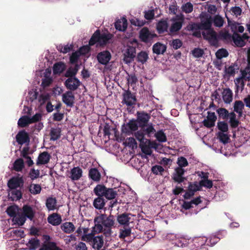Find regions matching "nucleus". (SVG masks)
<instances>
[{
	"mask_svg": "<svg viewBox=\"0 0 250 250\" xmlns=\"http://www.w3.org/2000/svg\"><path fill=\"white\" fill-rule=\"evenodd\" d=\"M150 118V115L144 111L137 112V119L135 120L139 125L140 129L134 134V136L140 143H144L145 136L146 135L150 137L156 130L152 124H148Z\"/></svg>",
	"mask_w": 250,
	"mask_h": 250,
	"instance_id": "nucleus-1",
	"label": "nucleus"
},
{
	"mask_svg": "<svg viewBox=\"0 0 250 250\" xmlns=\"http://www.w3.org/2000/svg\"><path fill=\"white\" fill-rule=\"evenodd\" d=\"M94 231L97 233L103 232L106 236H110L112 231L111 229L115 225L113 215L107 216L105 214H100L94 218Z\"/></svg>",
	"mask_w": 250,
	"mask_h": 250,
	"instance_id": "nucleus-2",
	"label": "nucleus"
},
{
	"mask_svg": "<svg viewBox=\"0 0 250 250\" xmlns=\"http://www.w3.org/2000/svg\"><path fill=\"white\" fill-rule=\"evenodd\" d=\"M134 216L131 213L124 212L118 215L117 221L119 225L123 227L133 226Z\"/></svg>",
	"mask_w": 250,
	"mask_h": 250,
	"instance_id": "nucleus-3",
	"label": "nucleus"
},
{
	"mask_svg": "<svg viewBox=\"0 0 250 250\" xmlns=\"http://www.w3.org/2000/svg\"><path fill=\"white\" fill-rule=\"evenodd\" d=\"M139 125L134 119L130 120L126 124H124L122 126V132L126 135H131L134 134L135 132L138 131Z\"/></svg>",
	"mask_w": 250,
	"mask_h": 250,
	"instance_id": "nucleus-4",
	"label": "nucleus"
},
{
	"mask_svg": "<svg viewBox=\"0 0 250 250\" xmlns=\"http://www.w3.org/2000/svg\"><path fill=\"white\" fill-rule=\"evenodd\" d=\"M82 240L90 242L94 249L100 250L104 245V239L102 236L92 237L91 235H85L82 237Z\"/></svg>",
	"mask_w": 250,
	"mask_h": 250,
	"instance_id": "nucleus-5",
	"label": "nucleus"
},
{
	"mask_svg": "<svg viewBox=\"0 0 250 250\" xmlns=\"http://www.w3.org/2000/svg\"><path fill=\"white\" fill-rule=\"evenodd\" d=\"M202 35L204 39L208 40L211 45L215 46L218 43L217 34L213 28L207 30V32H202Z\"/></svg>",
	"mask_w": 250,
	"mask_h": 250,
	"instance_id": "nucleus-6",
	"label": "nucleus"
},
{
	"mask_svg": "<svg viewBox=\"0 0 250 250\" xmlns=\"http://www.w3.org/2000/svg\"><path fill=\"white\" fill-rule=\"evenodd\" d=\"M24 180L22 177H13L7 183V186L10 189H17L18 188H21L23 187Z\"/></svg>",
	"mask_w": 250,
	"mask_h": 250,
	"instance_id": "nucleus-7",
	"label": "nucleus"
},
{
	"mask_svg": "<svg viewBox=\"0 0 250 250\" xmlns=\"http://www.w3.org/2000/svg\"><path fill=\"white\" fill-rule=\"evenodd\" d=\"M156 35L150 32L147 27L143 28L139 33V38L144 42L147 43L150 42Z\"/></svg>",
	"mask_w": 250,
	"mask_h": 250,
	"instance_id": "nucleus-8",
	"label": "nucleus"
},
{
	"mask_svg": "<svg viewBox=\"0 0 250 250\" xmlns=\"http://www.w3.org/2000/svg\"><path fill=\"white\" fill-rule=\"evenodd\" d=\"M123 103L128 107L132 106L136 104L137 99L136 96L129 90L125 91L123 95Z\"/></svg>",
	"mask_w": 250,
	"mask_h": 250,
	"instance_id": "nucleus-9",
	"label": "nucleus"
},
{
	"mask_svg": "<svg viewBox=\"0 0 250 250\" xmlns=\"http://www.w3.org/2000/svg\"><path fill=\"white\" fill-rule=\"evenodd\" d=\"M200 17L201 18L200 23L202 30H208L212 28V17L210 15L205 14L201 15Z\"/></svg>",
	"mask_w": 250,
	"mask_h": 250,
	"instance_id": "nucleus-10",
	"label": "nucleus"
},
{
	"mask_svg": "<svg viewBox=\"0 0 250 250\" xmlns=\"http://www.w3.org/2000/svg\"><path fill=\"white\" fill-rule=\"evenodd\" d=\"M200 186H199L196 182H188V190L186 191L185 194L183 195L184 199H189L194 195L195 192L200 190Z\"/></svg>",
	"mask_w": 250,
	"mask_h": 250,
	"instance_id": "nucleus-11",
	"label": "nucleus"
},
{
	"mask_svg": "<svg viewBox=\"0 0 250 250\" xmlns=\"http://www.w3.org/2000/svg\"><path fill=\"white\" fill-rule=\"evenodd\" d=\"M81 83L76 77L69 78L65 82L64 84L69 91H75L80 85Z\"/></svg>",
	"mask_w": 250,
	"mask_h": 250,
	"instance_id": "nucleus-12",
	"label": "nucleus"
},
{
	"mask_svg": "<svg viewBox=\"0 0 250 250\" xmlns=\"http://www.w3.org/2000/svg\"><path fill=\"white\" fill-rule=\"evenodd\" d=\"M111 58V55L108 50L101 51L98 53L97 59L98 62L103 65H106Z\"/></svg>",
	"mask_w": 250,
	"mask_h": 250,
	"instance_id": "nucleus-13",
	"label": "nucleus"
},
{
	"mask_svg": "<svg viewBox=\"0 0 250 250\" xmlns=\"http://www.w3.org/2000/svg\"><path fill=\"white\" fill-rule=\"evenodd\" d=\"M217 120V116L214 112H208L206 119L203 121V124L207 128H211L215 125V123Z\"/></svg>",
	"mask_w": 250,
	"mask_h": 250,
	"instance_id": "nucleus-14",
	"label": "nucleus"
},
{
	"mask_svg": "<svg viewBox=\"0 0 250 250\" xmlns=\"http://www.w3.org/2000/svg\"><path fill=\"white\" fill-rule=\"evenodd\" d=\"M62 102L68 107H72L74 106L75 96L71 91H66L62 95Z\"/></svg>",
	"mask_w": 250,
	"mask_h": 250,
	"instance_id": "nucleus-15",
	"label": "nucleus"
},
{
	"mask_svg": "<svg viewBox=\"0 0 250 250\" xmlns=\"http://www.w3.org/2000/svg\"><path fill=\"white\" fill-rule=\"evenodd\" d=\"M36 211L33 207L28 205H24L22 208L21 214L27 219L32 221L35 217Z\"/></svg>",
	"mask_w": 250,
	"mask_h": 250,
	"instance_id": "nucleus-16",
	"label": "nucleus"
},
{
	"mask_svg": "<svg viewBox=\"0 0 250 250\" xmlns=\"http://www.w3.org/2000/svg\"><path fill=\"white\" fill-rule=\"evenodd\" d=\"M17 143L21 145L25 143H29L30 138L29 134L24 130L20 131L16 136Z\"/></svg>",
	"mask_w": 250,
	"mask_h": 250,
	"instance_id": "nucleus-17",
	"label": "nucleus"
},
{
	"mask_svg": "<svg viewBox=\"0 0 250 250\" xmlns=\"http://www.w3.org/2000/svg\"><path fill=\"white\" fill-rule=\"evenodd\" d=\"M136 49L132 46H129L127 48L126 51L124 54V61L126 63L131 62L135 57Z\"/></svg>",
	"mask_w": 250,
	"mask_h": 250,
	"instance_id": "nucleus-18",
	"label": "nucleus"
},
{
	"mask_svg": "<svg viewBox=\"0 0 250 250\" xmlns=\"http://www.w3.org/2000/svg\"><path fill=\"white\" fill-rule=\"evenodd\" d=\"M51 158L50 155L47 151L41 152L38 157L36 165L37 166L45 165L49 163Z\"/></svg>",
	"mask_w": 250,
	"mask_h": 250,
	"instance_id": "nucleus-19",
	"label": "nucleus"
},
{
	"mask_svg": "<svg viewBox=\"0 0 250 250\" xmlns=\"http://www.w3.org/2000/svg\"><path fill=\"white\" fill-rule=\"evenodd\" d=\"M47 221L49 224L53 226H58L61 223L62 220L60 214L53 213L48 216Z\"/></svg>",
	"mask_w": 250,
	"mask_h": 250,
	"instance_id": "nucleus-20",
	"label": "nucleus"
},
{
	"mask_svg": "<svg viewBox=\"0 0 250 250\" xmlns=\"http://www.w3.org/2000/svg\"><path fill=\"white\" fill-rule=\"evenodd\" d=\"M115 28L120 31H125L127 27V21L125 18L118 20L115 23Z\"/></svg>",
	"mask_w": 250,
	"mask_h": 250,
	"instance_id": "nucleus-21",
	"label": "nucleus"
},
{
	"mask_svg": "<svg viewBox=\"0 0 250 250\" xmlns=\"http://www.w3.org/2000/svg\"><path fill=\"white\" fill-rule=\"evenodd\" d=\"M207 238L205 237H195L192 240L193 249H197L207 246Z\"/></svg>",
	"mask_w": 250,
	"mask_h": 250,
	"instance_id": "nucleus-22",
	"label": "nucleus"
},
{
	"mask_svg": "<svg viewBox=\"0 0 250 250\" xmlns=\"http://www.w3.org/2000/svg\"><path fill=\"white\" fill-rule=\"evenodd\" d=\"M9 199L12 201H17L22 197V193L21 189H10L8 193Z\"/></svg>",
	"mask_w": 250,
	"mask_h": 250,
	"instance_id": "nucleus-23",
	"label": "nucleus"
},
{
	"mask_svg": "<svg viewBox=\"0 0 250 250\" xmlns=\"http://www.w3.org/2000/svg\"><path fill=\"white\" fill-rule=\"evenodd\" d=\"M82 169L79 167H74L71 169L70 178L73 181L79 180L82 176Z\"/></svg>",
	"mask_w": 250,
	"mask_h": 250,
	"instance_id": "nucleus-24",
	"label": "nucleus"
},
{
	"mask_svg": "<svg viewBox=\"0 0 250 250\" xmlns=\"http://www.w3.org/2000/svg\"><path fill=\"white\" fill-rule=\"evenodd\" d=\"M233 93L232 90L229 88H225L222 92V98L226 104H230L232 101Z\"/></svg>",
	"mask_w": 250,
	"mask_h": 250,
	"instance_id": "nucleus-25",
	"label": "nucleus"
},
{
	"mask_svg": "<svg viewBox=\"0 0 250 250\" xmlns=\"http://www.w3.org/2000/svg\"><path fill=\"white\" fill-rule=\"evenodd\" d=\"M39 250H63L58 247L56 243L48 241L42 244Z\"/></svg>",
	"mask_w": 250,
	"mask_h": 250,
	"instance_id": "nucleus-26",
	"label": "nucleus"
},
{
	"mask_svg": "<svg viewBox=\"0 0 250 250\" xmlns=\"http://www.w3.org/2000/svg\"><path fill=\"white\" fill-rule=\"evenodd\" d=\"M167 46L160 42H157L155 43L152 47V50L153 53L157 55L164 54L166 51Z\"/></svg>",
	"mask_w": 250,
	"mask_h": 250,
	"instance_id": "nucleus-27",
	"label": "nucleus"
},
{
	"mask_svg": "<svg viewBox=\"0 0 250 250\" xmlns=\"http://www.w3.org/2000/svg\"><path fill=\"white\" fill-rule=\"evenodd\" d=\"M239 67L236 63H232L229 67L225 66L224 72L229 76H234Z\"/></svg>",
	"mask_w": 250,
	"mask_h": 250,
	"instance_id": "nucleus-28",
	"label": "nucleus"
},
{
	"mask_svg": "<svg viewBox=\"0 0 250 250\" xmlns=\"http://www.w3.org/2000/svg\"><path fill=\"white\" fill-rule=\"evenodd\" d=\"M245 104L242 101H235L233 104L234 111L238 114L239 117H241L243 115V111L244 108Z\"/></svg>",
	"mask_w": 250,
	"mask_h": 250,
	"instance_id": "nucleus-29",
	"label": "nucleus"
},
{
	"mask_svg": "<svg viewBox=\"0 0 250 250\" xmlns=\"http://www.w3.org/2000/svg\"><path fill=\"white\" fill-rule=\"evenodd\" d=\"M89 178L95 182H99L101 179V175L96 168H91L88 172Z\"/></svg>",
	"mask_w": 250,
	"mask_h": 250,
	"instance_id": "nucleus-30",
	"label": "nucleus"
},
{
	"mask_svg": "<svg viewBox=\"0 0 250 250\" xmlns=\"http://www.w3.org/2000/svg\"><path fill=\"white\" fill-rule=\"evenodd\" d=\"M221 238H222V235L220 233L217 234V235H211L207 238L206 245L213 246L219 242Z\"/></svg>",
	"mask_w": 250,
	"mask_h": 250,
	"instance_id": "nucleus-31",
	"label": "nucleus"
},
{
	"mask_svg": "<svg viewBox=\"0 0 250 250\" xmlns=\"http://www.w3.org/2000/svg\"><path fill=\"white\" fill-rule=\"evenodd\" d=\"M168 23L166 20H161L157 24L156 29L159 34H163L167 31Z\"/></svg>",
	"mask_w": 250,
	"mask_h": 250,
	"instance_id": "nucleus-32",
	"label": "nucleus"
},
{
	"mask_svg": "<svg viewBox=\"0 0 250 250\" xmlns=\"http://www.w3.org/2000/svg\"><path fill=\"white\" fill-rule=\"evenodd\" d=\"M61 228L66 233H71L75 230V227L72 222H66L63 223Z\"/></svg>",
	"mask_w": 250,
	"mask_h": 250,
	"instance_id": "nucleus-33",
	"label": "nucleus"
},
{
	"mask_svg": "<svg viewBox=\"0 0 250 250\" xmlns=\"http://www.w3.org/2000/svg\"><path fill=\"white\" fill-rule=\"evenodd\" d=\"M66 68V65L63 62H60L55 63L53 67V71L54 74L62 73Z\"/></svg>",
	"mask_w": 250,
	"mask_h": 250,
	"instance_id": "nucleus-34",
	"label": "nucleus"
},
{
	"mask_svg": "<svg viewBox=\"0 0 250 250\" xmlns=\"http://www.w3.org/2000/svg\"><path fill=\"white\" fill-rule=\"evenodd\" d=\"M105 204V200L104 197L98 196L93 201V206L94 208L98 209H102L104 208Z\"/></svg>",
	"mask_w": 250,
	"mask_h": 250,
	"instance_id": "nucleus-35",
	"label": "nucleus"
},
{
	"mask_svg": "<svg viewBox=\"0 0 250 250\" xmlns=\"http://www.w3.org/2000/svg\"><path fill=\"white\" fill-rule=\"evenodd\" d=\"M112 34H101L99 38V45L100 46H104L106 45L109 42V41L112 38Z\"/></svg>",
	"mask_w": 250,
	"mask_h": 250,
	"instance_id": "nucleus-36",
	"label": "nucleus"
},
{
	"mask_svg": "<svg viewBox=\"0 0 250 250\" xmlns=\"http://www.w3.org/2000/svg\"><path fill=\"white\" fill-rule=\"evenodd\" d=\"M133 228V226L123 227V229H120L119 237L121 239H124L130 236L131 229Z\"/></svg>",
	"mask_w": 250,
	"mask_h": 250,
	"instance_id": "nucleus-37",
	"label": "nucleus"
},
{
	"mask_svg": "<svg viewBox=\"0 0 250 250\" xmlns=\"http://www.w3.org/2000/svg\"><path fill=\"white\" fill-rule=\"evenodd\" d=\"M28 190L31 194L37 195L41 193L42 187L39 184L31 183L28 187Z\"/></svg>",
	"mask_w": 250,
	"mask_h": 250,
	"instance_id": "nucleus-38",
	"label": "nucleus"
},
{
	"mask_svg": "<svg viewBox=\"0 0 250 250\" xmlns=\"http://www.w3.org/2000/svg\"><path fill=\"white\" fill-rule=\"evenodd\" d=\"M106 188L104 185L98 184L94 188L93 191L97 196L104 197Z\"/></svg>",
	"mask_w": 250,
	"mask_h": 250,
	"instance_id": "nucleus-39",
	"label": "nucleus"
},
{
	"mask_svg": "<svg viewBox=\"0 0 250 250\" xmlns=\"http://www.w3.org/2000/svg\"><path fill=\"white\" fill-rule=\"evenodd\" d=\"M45 204L49 210H53L56 208L57 200L56 198L49 197L46 199Z\"/></svg>",
	"mask_w": 250,
	"mask_h": 250,
	"instance_id": "nucleus-40",
	"label": "nucleus"
},
{
	"mask_svg": "<svg viewBox=\"0 0 250 250\" xmlns=\"http://www.w3.org/2000/svg\"><path fill=\"white\" fill-rule=\"evenodd\" d=\"M24 167V163L22 158L17 159L13 164V169L18 172L21 171Z\"/></svg>",
	"mask_w": 250,
	"mask_h": 250,
	"instance_id": "nucleus-41",
	"label": "nucleus"
},
{
	"mask_svg": "<svg viewBox=\"0 0 250 250\" xmlns=\"http://www.w3.org/2000/svg\"><path fill=\"white\" fill-rule=\"evenodd\" d=\"M79 70V66L77 64L75 65L74 67H69L66 71L65 76L67 78H74L77 74Z\"/></svg>",
	"mask_w": 250,
	"mask_h": 250,
	"instance_id": "nucleus-42",
	"label": "nucleus"
},
{
	"mask_svg": "<svg viewBox=\"0 0 250 250\" xmlns=\"http://www.w3.org/2000/svg\"><path fill=\"white\" fill-rule=\"evenodd\" d=\"M40 244V240L37 238H34L29 240L27 245L30 250H35L39 247Z\"/></svg>",
	"mask_w": 250,
	"mask_h": 250,
	"instance_id": "nucleus-43",
	"label": "nucleus"
},
{
	"mask_svg": "<svg viewBox=\"0 0 250 250\" xmlns=\"http://www.w3.org/2000/svg\"><path fill=\"white\" fill-rule=\"evenodd\" d=\"M29 124H31L29 117L26 115L21 117L18 122V126L21 127H25Z\"/></svg>",
	"mask_w": 250,
	"mask_h": 250,
	"instance_id": "nucleus-44",
	"label": "nucleus"
},
{
	"mask_svg": "<svg viewBox=\"0 0 250 250\" xmlns=\"http://www.w3.org/2000/svg\"><path fill=\"white\" fill-rule=\"evenodd\" d=\"M117 195V192L112 188H106V191L104 195L108 200L114 199Z\"/></svg>",
	"mask_w": 250,
	"mask_h": 250,
	"instance_id": "nucleus-45",
	"label": "nucleus"
},
{
	"mask_svg": "<svg viewBox=\"0 0 250 250\" xmlns=\"http://www.w3.org/2000/svg\"><path fill=\"white\" fill-rule=\"evenodd\" d=\"M212 23L215 27H221L223 26L224 20L222 17L219 15H216L212 17Z\"/></svg>",
	"mask_w": 250,
	"mask_h": 250,
	"instance_id": "nucleus-46",
	"label": "nucleus"
},
{
	"mask_svg": "<svg viewBox=\"0 0 250 250\" xmlns=\"http://www.w3.org/2000/svg\"><path fill=\"white\" fill-rule=\"evenodd\" d=\"M100 35V31L99 30H96L91 36L89 41V45L90 46L94 45L96 43L99 44V38Z\"/></svg>",
	"mask_w": 250,
	"mask_h": 250,
	"instance_id": "nucleus-47",
	"label": "nucleus"
},
{
	"mask_svg": "<svg viewBox=\"0 0 250 250\" xmlns=\"http://www.w3.org/2000/svg\"><path fill=\"white\" fill-rule=\"evenodd\" d=\"M26 220V218L21 213L18 216H15L12 219V221L14 224H17L18 226H22Z\"/></svg>",
	"mask_w": 250,
	"mask_h": 250,
	"instance_id": "nucleus-48",
	"label": "nucleus"
},
{
	"mask_svg": "<svg viewBox=\"0 0 250 250\" xmlns=\"http://www.w3.org/2000/svg\"><path fill=\"white\" fill-rule=\"evenodd\" d=\"M148 59V55L146 51H142L139 52L137 56V61L142 64L145 63Z\"/></svg>",
	"mask_w": 250,
	"mask_h": 250,
	"instance_id": "nucleus-49",
	"label": "nucleus"
},
{
	"mask_svg": "<svg viewBox=\"0 0 250 250\" xmlns=\"http://www.w3.org/2000/svg\"><path fill=\"white\" fill-rule=\"evenodd\" d=\"M219 117L223 120L228 119L229 118V111L225 108L220 107L216 110Z\"/></svg>",
	"mask_w": 250,
	"mask_h": 250,
	"instance_id": "nucleus-50",
	"label": "nucleus"
},
{
	"mask_svg": "<svg viewBox=\"0 0 250 250\" xmlns=\"http://www.w3.org/2000/svg\"><path fill=\"white\" fill-rule=\"evenodd\" d=\"M50 140L56 141L58 140L61 136V130L60 128H52L50 130Z\"/></svg>",
	"mask_w": 250,
	"mask_h": 250,
	"instance_id": "nucleus-51",
	"label": "nucleus"
},
{
	"mask_svg": "<svg viewBox=\"0 0 250 250\" xmlns=\"http://www.w3.org/2000/svg\"><path fill=\"white\" fill-rule=\"evenodd\" d=\"M183 22L181 21H176L173 22L169 29V31L171 33H175L179 31L182 28Z\"/></svg>",
	"mask_w": 250,
	"mask_h": 250,
	"instance_id": "nucleus-52",
	"label": "nucleus"
},
{
	"mask_svg": "<svg viewBox=\"0 0 250 250\" xmlns=\"http://www.w3.org/2000/svg\"><path fill=\"white\" fill-rule=\"evenodd\" d=\"M232 39L236 45L239 46L244 45V42L242 38L238 33L234 32L232 36Z\"/></svg>",
	"mask_w": 250,
	"mask_h": 250,
	"instance_id": "nucleus-53",
	"label": "nucleus"
},
{
	"mask_svg": "<svg viewBox=\"0 0 250 250\" xmlns=\"http://www.w3.org/2000/svg\"><path fill=\"white\" fill-rule=\"evenodd\" d=\"M217 127L220 131L219 132L227 133L229 131L228 123L225 121H219L217 123Z\"/></svg>",
	"mask_w": 250,
	"mask_h": 250,
	"instance_id": "nucleus-54",
	"label": "nucleus"
},
{
	"mask_svg": "<svg viewBox=\"0 0 250 250\" xmlns=\"http://www.w3.org/2000/svg\"><path fill=\"white\" fill-rule=\"evenodd\" d=\"M155 137L160 142H166L167 141V136L163 130L158 131L155 134Z\"/></svg>",
	"mask_w": 250,
	"mask_h": 250,
	"instance_id": "nucleus-55",
	"label": "nucleus"
},
{
	"mask_svg": "<svg viewBox=\"0 0 250 250\" xmlns=\"http://www.w3.org/2000/svg\"><path fill=\"white\" fill-rule=\"evenodd\" d=\"M215 55L218 59H221L223 58L227 57L229 56V53L226 49L221 48L217 51Z\"/></svg>",
	"mask_w": 250,
	"mask_h": 250,
	"instance_id": "nucleus-56",
	"label": "nucleus"
},
{
	"mask_svg": "<svg viewBox=\"0 0 250 250\" xmlns=\"http://www.w3.org/2000/svg\"><path fill=\"white\" fill-rule=\"evenodd\" d=\"M17 209V206H10L7 208L6 212L9 216L14 218L16 216Z\"/></svg>",
	"mask_w": 250,
	"mask_h": 250,
	"instance_id": "nucleus-57",
	"label": "nucleus"
},
{
	"mask_svg": "<svg viewBox=\"0 0 250 250\" xmlns=\"http://www.w3.org/2000/svg\"><path fill=\"white\" fill-rule=\"evenodd\" d=\"M52 78L49 76H47L46 75H45L44 76V78H43L42 80L41 86L44 88H46L50 86V85L52 83Z\"/></svg>",
	"mask_w": 250,
	"mask_h": 250,
	"instance_id": "nucleus-58",
	"label": "nucleus"
},
{
	"mask_svg": "<svg viewBox=\"0 0 250 250\" xmlns=\"http://www.w3.org/2000/svg\"><path fill=\"white\" fill-rule=\"evenodd\" d=\"M217 137L219 141L224 144L228 143L229 139L228 135L224 132H218Z\"/></svg>",
	"mask_w": 250,
	"mask_h": 250,
	"instance_id": "nucleus-59",
	"label": "nucleus"
},
{
	"mask_svg": "<svg viewBox=\"0 0 250 250\" xmlns=\"http://www.w3.org/2000/svg\"><path fill=\"white\" fill-rule=\"evenodd\" d=\"M73 48V45L72 44H70V45L67 44L66 45H64V46L59 45L58 47V50L60 51L61 52L63 53V54H65L72 50Z\"/></svg>",
	"mask_w": 250,
	"mask_h": 250,
	"instance_id": "nucleus-60",
	"label": "nucleus"
},
{
	"mask_svg": "<svg viewBox=\"0 0 250 250\" xmlns=\"http://www.w3.org/2000/svg\"><path fill=\"white\" fill-rule=\"evenodd\" d=\"M40 174V172L39 169L36 170L34 168H32L29 172V177L31 180L33 181L39 177Z\"/></svg>",
	"mask_w": 250,
	"mask_h": 250,
	"instance_id": "nucleus-61",
	"label": "nucleus"
},
{
	"mask_svg": "<svg viewBox=\"0 0 250 250\" xmlns=\"http://www.w3.org/2000/svg\"><path fill=\"white\" fill-rule=\"evenodd\" d=\"M170 44L173 49L177 50L182 46L183 42L180 39H177L173 40Z\"/></svg>",
	"mask_w": 250,
	"mask_h": 250,
	"instance_id": "nucleus-62",
	"label": "nucleus"
},
{
	"mask_svg": "<svg viewBox=\"0 0 250 250\" xmlns=\"http://www.w3.org/2000/svg\"><path fill=\"white\" fill-rule=\"evenodd\" d=\"M151 171L156 175L160 174L162 175V172L164 171V168L161 166L155 165L152 167Z\"/></svg>",
	"mask_w": 250,
	"mask_h": 250,
	"instance_id": "nucleus-63",
	"label": "nucleus"
},
{
	"mask_svg": "<svg viewBox=\"0 0 250 250\" xmlns=\"http://www.w3.org/2000/svg\"><path fill=\"white\" fill-rule=\"evenodd\" d=\"M130 22L131 24L133 25L141 27L144 25L146 23V21L144 20H141L139 19L134 18L130 20Z\"/></svg>",
	"mask_w": 250,
	"mask_h": 250,
	"instance_id": "nucleus-64",
	"label": "nucleus"
}]
</instances>
